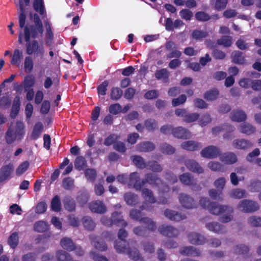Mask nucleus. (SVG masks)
<instances>
[{
  "label": "nucleus",
  "instance_id": "obj_1",
  "mask_svg": "<svg viewBox=\"0 0 261 261\" xmlns=\"http://www.w3.org/2000/svg\"><path fill=\"white\" fill-rule=\"evenodd\" d=\"M208 210L214 215H221V221L223 223L230 221L233 218V210L231 207L220 205L215 202L210 203Z\"/></svg>",
  "mask_w": 261,
  "mask_h": 261
},
{
  "label": "nucleus",
  "instance_id": "obj_2",
  "mask_svg": "<svg viewBox=\"0 0 261 261\" xmlns=\"http://www.w3.org/2000/svg\"><path fill=\"white\" fill-rule=\"evenodd\" d=\"M24 135V125L20 121H17L15 128L10 126L6 134L7 143L12 144L16 140H20Z\"/></svg>",
  "mask_w": 261,
  "mask_h": 261
},
{
  "label": "nucleus",
  "instance_id": "obj_3",
  "mask_svg": "<svg viewBox=\"0 0 261 261\" xmlns=\"http://www.w3.org/2000/svg\"><path fill=\"white\" fill-rule=\"evenodd\" d=\"M43 32V23L27 25L24 29V40L26 42H29L31 37L34 39L41 37Z\"/></svg>",
  "mask_w": 261,
  "mask_h": 261
},
{
  "label": "nucleus",
  "instance_id": "obj_4",
  "mask_svg": "<svg viewBox=\"0 0 261 261\" xmlns=\"http://www.w3.org/2000/svg\"><path fill=\"white\" fill-rule=\"evenodd\" d=\"M143 186L145 184H149L153 187L158 188L159 192L163 193L169 191V188L164 184L162 181L153 173H147L145 175V178L142 180Z\"/></svg>",
  "mask_w": 261,
  "mask_h": 261
},
{
  "label": "nucleus",
  "instance_id": "obj_5",
  "mask_svg": "<svg viewBox=\"0 0 261 261\" xmlns=\"http://www.w3.org/2000/svg\"><path fill=\"white\" fill-rule=\"evenodd\" d=\"M101 222L107 226H111L113 224L123 227L127 225V223L122 219V217L120 216V214L118 212L113 213L112 215V219L103 217L101 219Z\"/></svg>",
  "mask_w": 261,
  "mask_h": 261
},
{
  "label": "nucleus",
  "instance_id": "obj_6",
  "mask_svg": "<svg viewBox=\"0 0 261 261\" xmlns=\"http://www.w3.org/2000/svg\"><path fill=\"white\" fill-rule=\"evenodd\" d=\"M44 52L43 45L42 44L39 45L38 42L36 40L29 42L26 45V53L29 55L35 53L36 55L42 57Z\"/></svg>",
  "mask_w": 261,
  "mask_h": 261
},
{
  "label": "nucleus",
  "instance_id": "obj_7",
  "mask_svg": "<svg viewBox=\"0 0 261 261\" xmlns=\"http://www.w3.org/2000/svg\"><path fill=\"white\" fill-rule=\"evenodd\" d=\"M127 236V231L124 229H120L118 232V237L120 241L116 242L115 244V248L117 251L119 253H126L130 252L131 250L124 246L125 242L124 239Z\"/></svg>",
  "mask_w": 261,
  "mask_h": 261
},
{
  "label": "nucleus",
  "instance_id": "obj_8",
  "mask_svg": "<svg viewBox=\"0 0 261 261\" xmlns=\"http://www.w3.org/2000/svg\"><path fill=\"white\" fill-rule=\"evenodd\" d=\"M238 208L245 213L253 212L258 209L256 202L248 199L240 201L238 204Z\"/></svg>",
  "mask_w": 261,
  "mask_h": 261
},
{
  "label": "nucleus",
  "instance_id": "obj_9",
  "mask_svg": "<svg viewBox=\"0 0 261 261\" xmlns=\"http://www.w3.org/2000/svg\"><path fill=\"white\" fill-rule=\"evenodd\" d=\"M202 157L207 159H214L221 154L220 149L217 146L211 145L204 148L200 152Z\"/></svg>",
  "mask_w": 261,
  "mask_h": 261
},
{
  "label": "nucleus",
  "instance_id": "obj_10",
  "mask_svg": "<svg viewBox=\"0 0 261 261\" xmlns=\"http://www.w3.org/2000/svg\"><path fill=\"white\" fill-rule=\"evenodd\" d=\"M178 199L181 206L187 209L195 208L196 203L194 199L186 194L180 193L179 195Z\"/></svg>",
  "mask_w": 261,
  "mask_h": 261
},
{
  "label": "nucleus",
  "instance_id": "obj_11",
  "mask_svg": "<svg viewBox=\"0 0 261 261\" xmlns=\"http://www.w3.org/2000/svg\"><path fill=\"white\" fill-rule=\"evenodd\" d=\"M30 3V0H19L18 4L15 2L17 6H19L20 14L19 17V23L20 28L22 29L25 23V14L24 7L28 6Z\"/></svg>",
  "mask_w": 261,
  "mask_h": 261
},
{
  "label": "nucleus",
  "instance_id": "obj_12",
  "mask_svg": "<svg viewBox=\"0 0 261 261\" xmlns=\"http://www.w3.org/2000/svg\"><path fill=\"white\" fill-rule=\"evenodd\" d=\"M158 230L163 235L169 237H176L178 234V230L170 225H163L159 227Z\"/></svg>",
  "mask_w": 261,
  "mask_h": 261
},
{
  "label": "nucleus",
  "instance_id": "obj_13",
  "mask_svg": "<svg viewBox=\"0 0 261 261\" xmlns=\"http://www.w3.org/2000/svg\"><path fill=\"white\" fill-rule=\"evenodd\" d=\"M185 165L187 168L192 172L198 174L202 173L204 172L203 169L195 160L191 159L187 160L185 161Z\"/></svg>",
  "mask_w": 261,
  "mask_h": 261
},
{
  "label": "nucleus",
  "instance_id": "obj_14",
  "mask_svg": "<svg viewBox=\"0 0 261 261\" xmlns=\"http://www.w3.org/2000/svg\"><path fill=\"white\" fill-rule=\"evenodd\" d=\"M220 160L225 164L232 165L238 161L236 154L232 152H227L220 155Z\"/></svg>",
  "mask_w": 261,
  "mask_h": 261
},
{
  "label": "nucleus",
  "instance_id": "obj_15",
  "mask_svg": "<svg viewBox=\"0 0 261 261\" xmlns=\"http://www.w3.org/2000/svg\"><path fill=\"white\" fill-rule=\"evenodd\" d=\"M173 136L179 139H188L191 137V134L189 130L182 127H177L172 129Z\"/></svg>",
  "mask_w": 261,
  "mask_h": 261
},
{
  "label": "nucleus",
  "instance_id": "obj_16",
  "mask_svg": "<svg viewBox=\"0 0 261 261\" xmlns=\"http://www.w3.org/2000/svg\"><path fill=\"white\" fill-rule=\"evenodd\" d=\"M89 207L90 210L94 213L102 214L105 213L107 208L104 203L101 201L96 200L89 203Z\"/></svg>",
  "mask_w": 261,
  "mask_h": 261
},
{
  "label": "nucleus",
  "instance_id": "obj_17",
  "mask_svg": "<svg viewBox=\"0 0 261 261\" xmlns=\"http://www.w3.org/2000/svg\"><path fill=\"white\" fill-rule=\"evenodd\" d=\"M165 216L172 221H180L186 218L184 215H181L174 211L167 209L164 212Z\"/></svg>",
  "mask_w": 261,
  "mask_h": 261
},
{
  "label": "nucleus",
  "instance_id": "obj_18",
  "mask_svg": "<svg viewBox=\"0 0 261 261\" xmlns=\"http://www.w3.org/2000/svg\"><path fill=\"white\" fill-rule=\"evenodd\" d=\"M180 146L185 150L192 151L199 150L202 147L200 143L193 140L185 141L181 144Z\"/></svg>",
  "mask_w": 261,
  "mask_h": 261
},
{
  "label": "nucleus",
  "instance_id": "obj_19",
  "mask_svg": "<svg viewBox=\"0 0 261 261\" xmlns=\"http://www.w3.org/2000/svg\"><path fill=\"white\" fill-rule=\"evenodd\" d=\"M129 185H133L134 188L136 190H140L141 189L143 184H142V181H140V175L138 172H133L130 174Z\"/></svg>",
  "mask_w": 261,
  "mask_h": 261
},
{
  "label": "nucleus",
  "instance_id": "obj_20",
  "mask_svg": "<svg viewBox=\"0 0 261 261\" xmlns=\"http://www.w3.org/2000/svg\"><path fill=\"white\" fill-rule=\"evenodd\" d=\"M230 117L232 121L239 122L245 121L247 118V115L244 111L238 109L231 112Z\"/></svg>",
  "mask_w": 261,
  "mask_h": 261
},
{
  "label": "nucleus",
  "instance_id": "obj_21",
  "mask_svg": "<svg viewBox=\"0 0 261 261\" xmlns=\"http://www.w3.org/2000/svg\"><path fill=\"white\" fill-rule=\"evenodd\" d=\"M179 252L184 255L190 256H198L201 254L198 249L192 246L182 247L180 248Z\"/></svg>",
  "mask_w": 261,
  "mask_h": 261
},
{
  "label": "nucleus",
  "instance_id": "obj_22",
  "mask_svg": "<svg viewBox=\"0 0 261 261\" xmlns=\"http://www.w3.org/2000/svg\"><path fill=\"white\" fill-rule=\"evenodd\" d=\"M232 146L237 149H245L252 146V143L244 139H237L233 141Z\"/></svg>",
  "mask_w": 261,
  "mask_h": 261
},
{
  "label": "nucleus",
  "instance_id": "obj_23",
  "mask_svg": "<svg viewBox=\"0 0 261 261\" xmlns=\"http://www.w3.org/2000/svg\"><path fill=\"white\" fill-rule=\"evenodd\" d=\"M11 56V64L19 67L23 57V53L18 49H15Z\"/></svg>",
  "mask_w": 261,
  "mask_h": 261
},
{
  "label": "nucleus",
  "instance_id": "obj_24",
  "mask_svg": "<svg viewBox=\"0 0 261 261\" xmlns=\"http://www.w3.org/2000/svg\"><path fill=\"white\" fill-rule=\"evenodd\" d=\"M188 237L190 243L194 245L202 244L205 240L203 236L195 232L190 233Z\"/></svg>",
  "mask_w": 261,
  "mask_h": 261
},
{
  "label": "nucleus",
  "instance_id": "obj_25",
  "mask_svg": "<svg viewBox=\"0 0 261 261\" xmlns=\"http://www.w3.org/2000/svg\"><path fill=\"white\" fill-rule=\"evenodd\" d=\"M132 161L135 166L141 169L147 168L148 163H146L142 157L140 155H133L130 157Z\"/></svg>",
  "mask_w": 261,
  "mask_h": 261
},
{
  "label": "nucleus",
  "instance_id": "obj_26",
  "mask_svg": "<svg viewBox=\"0 0 261 261\" xmlns=\"http://www.w3.org/2000/svg\"><path fill=\"white\" fill-rule=\"evenodd\" d=\"M155 148L154 144L150 142H143L137 145V149L141 152H149Z\"/></svg>",
  "mask_w": 261,
  "mask_h": 261
},
{
  "label": "nucleus",
  "instance_id": "obj_27",
  "mask_svg": "<svg viewBox=\"0 0 261 261\" xmlns=\"http://www.w3.org/2000/svg\"><path fill=\"white\" fill-rule=\"evenodd\" d=\"M206 227L209 230L215 233H222L225 232L224 226L220 225L218 222H211L206 224Z\"/></svg>",
  "mask_w": 261,
  "mask_h": 261
},
{
  "label": "nucleus",
  "instance_id": "obj_28",
  "mask_svg": "<svg viewBox=\"0 0 261 261\" xmlns=\"http://www.w3.org/2000/svg\"><path fill=\"white\" fill-rule=\"evenodd\" d=\"M91 244L97 249L100 251H105L107 249V247L103 241L97 238V237L91 236L90 237Z\"/></svg>",
  "mask_w": 261,
  "mask_h": 261
},
{
  "label": "nucleus",
  "instance_id": "obj_29",
  "mask_svg": "<svg viewBox=\"0 0 261 261\" xmlns=\"http://www.w3.org/2000/svg\"><path fill=\"white\" fill-rule=\"evenodd\" d=\"M35 84V79L33 75H27L24 78L22 85L25 91L30 89Z\"/></svg>",
  "mask_w": 261,
  "mask_h": 261
},
{
  "label": "nucleus",
  "instance_id": "obj_30",
  "mask_svg": "<svg viewBox=\"0 0 261 261\" xmlns=\"http://www.w3.org/2000/svg\"><path fill=\"white\" fill-rule=\"evenodd\" d=\"M155 76L158 80H162L164 83L169 81V72L165 68L157 70L155 73Z\"/></svg>",
  "mask_w": 261,
  "mask_h": 261
},
{
  "label": "nucleus",
  "instance_id": "obj_31",
  "mask_svg": "<svg viewBox=\"0 0 261 261\" xmlns=\"http://www.w3.org/2000/svg\"><path fill=\"white\" fill-rule=\"evenodd\" d=\"M142 196L145 201L150 203H154L155 202V199L153 196L152 192L147 188H144L142 190Z\"/></svg>",
  "mask_w": 261,
  "mask_h": 261
},
{
  "label": "nucleus",
  "instance_id": "obj_32",
  "mask_svg": "<svg viewBox=\"0 0 261 261\" xmlns=\"http://www.w3.org/2000/svg\"><path fill=\"white\" fill-rule=\"evenodd\" d=\"M180 182L185 185L191 186L195 183V180L189 173H184L179 176Z\"/></svg>",
  "mask_w": 261,
  "mask_h": 261
},
{
  "label": "nucleus",
  "instance_id": "obj_33",
  "mask_svg": "<svg viewBox=\"0 0 261 261\" xmlns=\"http://www.w3.org/2000/svg\"><path fill=\"white\" fill-rule=\"evenodd\" d=\"M60 244L61 246L65 250L68 251H73L74 249V246L72 241L68 238H64L61 240Z\"/></svg>",
  "mask_w": 261,
  "mask_h": 261
},
{
  "label": "nucleus",
  "instance_id": "obj_34",
  "mask_svg": "<svg viewBox=\"0 0 261 261\" xmlns=\"http://www.w3.org/2000/svg\"><path fill=\"white\" fill-rule=\"evenodd\" d=\"M240 132L247 135H250L255 131V128L249 123H243L239 127Z\"/></svg>",
  "mask_w": 261,
  "mask_h": 261
},
{
  "label": "nucleus",
  "instance_id": "obj_35",
  "mask_svg": "<svg viewBox=\"0 0 261 261\" xmlns=\"http://www.w3.org/2000/svg\"><path fill=\"white\" fill-rule=\"evenodd\" d=\"M56 258L57 261H73L71 256L63 250H59L56 252Z\"/></svg>",
  "mask_w": 261,
  "mask_h": 261
},
{
  "label": "nucleus",
  "instance_id": "obj_36",
  "mask_svg": "<svg viewBox=\"0 0 261 261\" xmlns=\"http://www.w3.org/2000/svg\"><path fill=\"white\" fill-rule=\"evenodd\" d=\"M124 199L127 204L130 205H136L139 201L138 196L132 193H127L124 195Z\"/></svg>",
  "mask_w": 261,
  "mask_h": 261
},
{
  "label": "nucleus",
  "instance_id": "obj_37",
  "mask_svg": "<svg viewBox=\"0 0 261 261\" xmlns=\"http://www.w3.org/2000/svg\"><path fill=\"white\" fill-rule=\"evenodd\" d=\"M229 196L233 198L241 199L246 196V192L243 189H234L230 191Z\"/></svg>",
  "mask_w": 261,
  "mask_h": 261
},
{
  "label": "nucleus",
  "instance_id": "obj_38",
  "mask_svg": "<svg viewBox=\"0 0 261 261\" xmlns=\"http://www.w3.org/2000/svg\"><path fill=\"white\" fill-rule=\"evenodd\" d=\"M232 61L236 64H243L245 60L243 56V53L239 51H234L231 54Z\"/></svg>",
  "mask_w": 261,
  "mask_h": 261
},
{
  "label": "nucleus",
  "instance_id": "obj_39",
  "mask_svg": "<svg viewBox=\"0 0 261 261\" xmlns=\"http://www.w3.org/2000/svg\"><path fill=\"white\" fill-rule=\"evenodd\" d=\"M219 91L217 89H213L205 93L204 98L207 100L213 101L217 98Z\"/></svg>",
  "mask_w": 261,
  "mask_h": 261
},
{
  "label": "nucleus",
  "instance_id": "obj_40",
  "mask_svg": "<svg viewBox=\"0 0 261 261\" xmlns=\"http://www.w3.org/2000/svg\"><path fill=\"white\" fill-rule=\"evenodd\" d=\"M33 7L34 10L42 15L45 12V9L43 0H34L33 2Z\"/></svg>",
  "mask_w": 261,
  "mask_h": 261
},
{
  "label": "nucleus",
  "instance_id": "obj_41",
  "mask_svg": "<svg viewBox=\"0 0 261 261\" xmlns=\"http://www.w3.org/2000/svg\"><path fill=\"white\" fill-rule=\"evenodd\" d=\"M19 237L17 232L12 233L8 239V243L11 248H15L18 244Z\"/></svg>",
  "mask_w": 261,
  "mask_h": 261
},
{
  "label": "nucleus",
  "instance_id": "obj_42",
  "mask_svg": "<svg viewBox=\"0 0 261 261\" xmlns=\"http://www.w3.org/2000/svg\"><path fill=\"white\" fill-rule=\"evenodd\" d=\"M34 63L31 57L27 56L24 61V69L27 72H31L33 70Z\"/></svg>",
  "mask_w": 261,
  "mask_h": 261
},
{
  "label": "nucleus",
  "instance_id": "obj_43",
  "mask_svg": "<svg viewBox=\"0 0 261 261\" xmlns=\"http://www.w3.org/2000/svg\"><path fill=\"white\" fill-rule=\"evenodd\" d=\"M64 206L68 211H73L75 210V203L73 199L70 197H66L64 200Z\"/></svg>",
  "mask_w": 261,
  "mask_h": 261
},
{
  "label": "nucleus",
  "instance_id": "obj_44",
  "mask_svg": "<svg viewBox=\"0 0 261 261\" xmlns=\"http://www.w3.org/2000/svg\"><path fill=\"white\" fill-rule=\"evenodd\" d=\"M43 129V126L41 122H38L36 123L32 134V137L34 139L38 138L42 133Z\"/></svg>",
  "mask_w": 261,
  "mask_h": 261
},
{
  "label": "nucleus",
  "instance_id": "obj_45",
  "mask_svg": "<svg viewBox=\"0 0 261 261\" xmlns=\"http://www.w3.org/2000/svg\"><path fill=\"white\" fill-rule=\"evenodd\" d=\"M47 224L43 221H39L36 222L34 224V230L39 232H42L46 231L48 229Z\"/></svg>",
  "mask_w": 261,
  "mask_h": 261
},
{
  "label": "nucleus",
  "instance_id": "obj_46",
  "mask_svg": "<svg viewBox=\"0 0 261 261\" xmlns=\"http://www.w3.org/2000/svg\"><path fill=\"white\" fill-rule=\"evenodd\" d=\"M44 25L46 30L45 37L46 39L48 40H52L54 37V34L51 30V24L46 19L44 21Z\"/></svg>",
  "mask_w": 261,
  "mask_h": 261
},
{
  "label": "nucleus",
  "instance_id": "obj_47",
  "mask_svg": "<svg viewBox=\"0 0 261 261\" xmlns=\"http://www.w3.org/2000/svg\"><path fill=\"white\" fill-rule=\"evenodd\" d=\"M147 168L154 172H160L163 170L161 165L155 161L148 162Z\"/></svg>",
  "mask_w": 261,
  "mask_h": 261
},
{
  "label": "nucleus",
  "instance_id": "obj_48",
  "mask_svg": "<svg viewBox=\"0 0 261 261\" xmlns=\"http://www.w3.org/2000/svg\"><path fill=\"white\" fill-rule=\"evenodd\" d=\"M51 207L55 212H59L61 208V202L58 196H55L51 201Z\"/></svg>",
  "mask_w": 261,
  "mask_h": 261
},
{
  "label": "nucleus",
  "instance_id": "obj_49",
  "mask_svg": "<svg viewBox=\"0 0 261 261\" xmlns=\"http://www.w3.org/2000/svg\"><path fill=\"white\" fill-rule=\"evenodd\" d=\"M122 90L118 87H113L111 90V98L114 100L119 99L122 95Z\"/></svg>",
  "mask_w": 261,
  "mask_h": 261
},
{
  "label": "nucleus",
  "instance_id": "obj_50",
  "mask_svg": "<svg viewBox=\"0 0 261 261\" xmlns=\"http://www.w3.org/2000/svg\"><path fill=\"white\" fill-rule=\"evenodd\" d=\"M232 37L228 36H224L217 40V43L225 47H229L232 44Z\"/></svg>",
  "mask_w": 261,
  "mask_h": 261
},
{
  "label": "nucleus",
  "instance_id": "obj_51",
  "mask_svg": "<svg viewBox=\"0 0 261 261\" xmlns=\"http://www.w3.org/2000/svg\"><path fill=\"white\" fill-rule=\"evenodd\" d=\"M207 167L213 171H221L223 166L219 162L211 161L207 164Z\"/></svg>",
  "mask_w": 261,
  "mask_h": 261
},
{
  "label": "nucleus",
  "instance_id": "obj_52",
  "mask_svg": "<svg viewBox=\"0 0 261 261\" xmlns=\"http://www.w3.org/2000/svg\"><path fill=\"white\" fill-rule=\"evenodd\" d=\"M86 162L83 156H80L76 158L74 162V166L76 169L79 170L83 169L86 166Z\"/></svg>",
  "mask_w": 261,
  "mask_h": 261
},
{
  "label": "nucleus",
  "instance_id": "obj_53",
  "mask_svg": "<svg viewBox=\"0 0 261 261\" xmlns=\"http://www.w3.org/2000/svg\"><path fill=\"white\" fill-rule=\"evenodd\" d=\"M130 258L136 261H144L143 257L140 256L138 250L136 248L131 249L130 252L127 253Z\"/></svg>",
  "mask_w": 261,
  "mask_h": 261
},
{
  "label": "nucleus",
  "instance_id": "obj_54",
  "mask_svg": "<svg viewBox=\"0 0 261 261\" xmlns=\"http://www.w3.org/2000/svg\"><path fill=\"white\" fill-rule=\"evenodd\" d=\"M199 117V115L196 113H187L185 118H183V121L186 123H191L196 121Z\"/></svg>",
  "mask_w": 261,
  "mask_h": 261
},
{
  "label": "nucleus",
  "instance_id": "obj_55",
  "mask_svg": "<svg viewBox=\"0 0 261 261\" xmlns=\"http://www.w3.org/2000/svg\"><path fill=\"white\" fill-rule=\"evenodd\" d=\"M144 125L149 131H153L158 127V123L155 120L147 119L145 121Z\"/></svg>",
  "mask_w": 261,
  "mask_h": 261
},
{
  "label": "nucleus",
  "instance_id": "obj_56",
  "mask_svg": "<svg viewBox=\"0 0 261 261\" xmlns=\"http://www.w3.org/2000/svg\"><path fill=\"white\" fill-rule=\"evenodd\" d=\"M84 227L88 230H92L95 227V224L89 217H85L82 219Z\"/></svg>",
  "mask_w": 261,
  "mask_h": 261
},
{
  "label": "nucleus",
  "instance_id": "obj_57",
  "mask_svg": "<svg viewBox=\"0 0 261 261\" xmlns=\"http://www.w3.org/2000/svg\"><path fill=\"white\" fill-rule=\"evenodd\" d=\"M161 151L164 153L168 154H171L174 153L175 149L171 145L164 143L161 146Z\"/></svg>",
  "mask_w": 261,
  "mask_h": 261
},
{
  "label": "nucleus",
  "instance_id": "obj_58",
  "mask_svg": "<svg viewBox=\"0 0 261 261\" xmlns=\"http://www.w3.org/2000/svg\"><path fill=\"white\" fill-rule=\"evenodd\" d=\"M62 186L66 190H71L74 187V180L70 177L65 178L63 180Z\"/></svg>",
  "mask_w": 261,
  "mask_h": 261
},
{
  "label": "nucleus",
  "instance_id": "obj_59",
  "mask_svg": "<svg viewBox=\"0 0 261 261\" xmlns=\"http://www.w3.org/2000/svg\"><path fill=\"white\" fill-rule=\"evenodd\" d=\"M129 217L135 220L140 221L141 222H142V219L144 218H142V214L140 212V211L135 209H133L130 211Z\"/></svg>",
  "mask_w": 261,
  "mask_h": 261
},
{
  "label": "nucleus",
  "instance_id": "obj_60",
  "mask_svg": "<svg viewBox=\"0 0 261 261\" xmlns=\"http://www.w3.org/2000/svg\"><path fill=\"white\" fill-rule=\"evenodd\" d=\"M225 182L226 179L224 177H220L214 181V185L218 191H222L224 188Z\"/></svg>",
  "mask_w": 261,
  "mask_h": 261
},
{
  "label": "nucleus",
  "instance_id": "obj_61",
  "mask_svg": "<svg viewBox=\"0 0 261 261\" xmlns=\"http://www.w3.org/2000/svg\"><path fill=\"white\" fill-rule=\"evenodd\" d=\"M248 250L247 246L240 245L234 246L233 249V252L237 254H242L247 252Z\"/></svg>",
  "mask_w": 261,
  "mask_h": 261
},
{
  "label": "nucleus",
  "instance_id": "obj_62",
  "mask_svg": "<svg viewBox=\"0 0 261 261\" xmlns=\"http://www.w3.org/2000/svg\"><path fill=\"white\" fill-rule=\"evenodd\" d=\"M248 223L252 226L258 227L261 226V218L256 216H251L248 219Z\"/></svg>",
  "mask_w": 261,
  "mask_h": 261
},
{
  "label": "nucleus",
  "instance_id": "obj_63",
  "mask_svg": "<svg viewBox=\"0 0 261 261\" xmlns=\"http://www.w3.org/2000/svg\"><path fill=\"white\" fill-rule=\"evenodd\" d=\"M85 176L87 179L90 181H94L96 176V172L93 169H87L85 171Z\"/></svg>",
  "mask_w": 261,
  "mask_h": 261
},
{
  "label": "nucleus",
  "instance_id": "obj_64",
  "mask_svg": "<svg viewBox=\"0 0 261 261\" xmlns=\"http://www.w3.org/2000/svg\"><path fill=\"white\" fill-rule=\"evenodd\" d=\"M29 167V163L28 161H24L16 169V173L17 175H21L28 169Z\"/></svg>",
  "mask_w": 261,
  "mask_h": 261
}]
</instances>
